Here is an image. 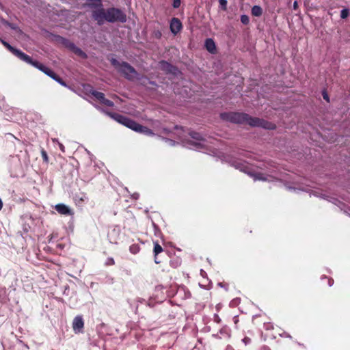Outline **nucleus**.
<instances>
[{
    "instance_id": "1",
    "label": "nucleus",
    "mask_w": 350,
    "mask_h": 350,
    "mask_svg": "<svg viewBox=\"0 0 350 350\" xmlns=\"http://www.w3.org/2000/svg\"><path fill=\"white\" fill-rule=\"evenodd\" d=\"M220 116L222 120L235 124H247L253 127H261L269 130L276 128L274 123L259 118L252 117L245 113L226 112L221 113Z\"/></svg>"
},
{
    "instance_id": "2",
    "label": "nucleus",
    "mask_w": 350,
    "mask_h": 350,
    "mask_svg": "<svg viewBox=\"0 0 350 350\" xmlns=\"http://www.w3.org/2000/svg\"><path fill=\"white\" fill-rule=\"evenodd\" d=\"M1 42L10 52H11L14 55L17 57L21 61H23L27 64H31L33 67L38 68V70L43 72L47 76L50 77L65 87L67 86L66 83L49 68L46 67V66L36 60H33L29 55L25 54L22 51L13 47L4 40H1Z\"/></svg>"
},
{
    "instance_id": "3",
    "label": "nucleus",
    "mask_w": 350,
    "mask_h": 350,
    "mask_svg": "<svg viewBox=\"0 0 350 350\" xmlns=\"http://www.w3.org/2000/svg\"><path fill=\"white\" fill-rule=\"evenodd\" d=\"M1 42L10 52H11L14 55L17 57L21 61H23L27 64H31L33 67L38 68V70L43 72L47 76L50 77L65 87L67 86L66 83L49 68L46 67V66L36 60H33L29 55L25 54L22 51L13 47L4 40H1Z\"/></svg>"
},
{
    "instance_id": "4",
    "label": "nucleus",
    "mask_w": 350,
    "mask_h": 350,
    "mask_svg": "<svg viewBox=\"0 0 350 350\" xmlns=\"http://www.w3.org/2000/svg\"><path fill=\"white\" fill-rule=\"evenodd\" d=\"M98 25H103L105 22L113 23L116 22L125 23L126 15L119 8H109L101 9L98 13H95V21Z\"/></svg>"
},
{
    "instance_id": "5",
    "label": "nucleus",
    "mask_w": 350,
    "mask_h": 350,
    "mask_svg": "<svg viewBox=\"0 0 350 350\" xmlns=\"http://www.w3.org/2000/svg\"><path fill=\"white\" fill-rule=\"evenodd\" d=\"M106 113L116 122L139 133L153 135V131L147 126H142L131 118L118 113L107 111Z\"/></svg>"
},
{
    "instance_id": "6",
    "label": "nucleus",
    "mask_w": 350,
    "mask_h": 350,
    "mask_svg": "<svg viewBox=\"0 0 350 350\" xmlns=\"http://www.w3.org/2000/svg\"><path fill=\"white\" fill-rule=\"evenodd\" d=\"M111 65L116 70L120 73L125 79L129 81H133L138 78V73L131 65L126 62H119L115 58L110 59Z\"/></svg>"
},
{
    "instance_id": "7",
    "label": "nucleus",
    "mask_w": 350,
    "mask_h": 350,
    "mask_svg": "<svg viewBox=\"0 0 350 350\" xmlns=\"http://www.w3.org/2000/svg\"><path fill=\"white\" fill-rule=\"evenodd\" d=\"M87 6L92 10L91 16L94 21H95V13H98L104 8L102 0H87Z\"/></svg>"
},
{
    "instance_id": "8",
    "label": "nucleus",
    "mask_w": 350,
    "mask_h": 350,
    "mask_svg": "<svg viewBox=\"0 0 350 350\" xmlns=\"http://www.w3.org/2000/svg\"><path fill=\"white\" fill-rule=\"evenodd\" d=\"M160 68L166 73L176 75L178 68L166 61L162 60L159 62Z\"/></svg>"
},
{
    "instance_id": "9",
    "label": "nucleus",
    "mask_w": 350,
    "mask_h": 350,
    "mask_svg": "<svg viewBox=\"0 0 350 350\" xmlns=\"http://www.w3.org/2000/svg\"><path fill=\"white\" fill-rule=\"evenodd\" d=\"M182 28L183 25L178 18L174 17L171 19L170 23V29L173 34L176 35L180 31Z\"/></svg>"
},
{
    "instance_id": "10",
    "label": "nucleus",
    "mask_w": 350,
    "mask_h": 350,
    "mask_svg": "<svg viewBox=\"0 0 350 350\" xmlns=\"http://www.w3.org/2000/svg\"><path fill=\"white\" fill-rule=\"evenodd\" d=\"M84 89L91 95L94 96V98L100 103L103 102L105 97L104 93L94 90V88L90 85H86L84 86Z\"/></svg>"
},
{
    "instance_id": "11",
    "label": "nucleus",
    "mask_w": 350,
    "mask_h": 350,
    "mask_svg": "<svg viewBox=\"0 0 350 350\" xmlns=\"http://www.w3.org/2000/svg\"><path fill=\"white\" fill-rule=\"evenodd\" d=\"M84 327V321L81 316H77L72 322V328L75 333L81 332Z\"/></svg>"
},
{
    "instance_id": "12",
    "label": "nucleus",
    "mask_w": 350,
    "mask_h": 350,
    "mask_svg": "<svg viewBox=\"0 0 350 350\" xmlns=\"http://www.w3.org/2000/svg\"><path fill=\"white\" fill-rule=\"evenodd\" d=\"M55 209L61 215H72V210L64 204H58L55 205Z\"/></svg>"
},
{
    "instance_id": "13",
    "label": "nucleus",
    "mask_w": 350,
    "mask_h": 350,
    "mask_svg": "<svg viewBox=\"0 0 350 350\" xmlns=\"http://www.w3.org/2000/svg\"><path fill=\"white\" fill-rule=\"evenodd\" d=\"M205 48L211 53L215 54L216 53V46L214 40L211 38H207L205 40Z\"/></svg>"
},
{
    "instance_id": "14",
    "label": "nucleus",
    "mask_w": 350,
    "mask_h": 350,
    "mask_svg": "<svg viewBox=\"0 0 350 350\" xmlns=\"http://www.w3.org/2000/svg\"><path fill=\"white\" fill-rule=\"evenodd\" d=\"M163 251V247H161V245H160L157 241L154 242L153 253H154V262L156 264H159L161 262L160 260H158L157 256H158V254L161 253Z\"/></svg>"
},
{
    "instance_id": "15",
    "label": "nucleus",
    "mask_w": 350,
    "mask_h": 350,
    "mask_svg": "<svg viewBox=\"0 0 350 350\" xmlns=\"http://www.w3.org/2000/svg\"><path fill=\"white\" fill-rule=\"evenodd\" d=\"M88 200V197L86 193H81L79 194H76L75 196V200L77 204L81 205L85 202V200Z\"/></svg>"
},
{
    "instance_id": "16",
    "label": "nucleus",
    "mask_w": 350,
    "mask_h": 350,
    "mask_svg": "<svg viewBox=\"0 0 350 350\" xmlns=\"http://www.w3.org/2000/svg\"><path fill=\"white\" fill-rule=\"evenodd\" d=\"M252 15L259 17L262 14V9L259 5H254L251 10Z\"/></svg>"
},
{
    "instance_id": "17",
    "label": "nucleus",
    "mask_w": 350,
    "mask_h": 350,
    "mask_svg": "<svg viewBox=\"0 0 350 350\" xmlns=\"http://www.w3.org/2000/svg\"><path fill=\"white\" fill-rule=\"evenodd\" d=\"M75 55H78L80 57L82 58H86L87 55L85 52H83L80 48L75 46V49H73L72 51Z\"/></svg>"
},
{
    "instance_id": "18",
    "label": "nucleus",
    "mask_w": 350,
    "mask_h": 350,
    "mask_svg": "<svg viewBox=\"0 0 350 350\" xmlns=\"http://www.w3.org/2000/svg\"><path fill=\"white\" fill-rule=\"evenodd\" d=\"M75 55H78L80 57L82 58H86L87 55L85 52H83L80 48L75 46V49H73L72 51Z\"/></svg>"
},
{
    "instance_id": "19",
    "label": "nucleus",
    "mask_w": 350,
    "mask_h": 350,
    "mask_svg": "<svg viewBox=\"0 0 350 350\" xmlns=\"http://www.w3.org/2000/svg\"><path fill=\"white\" fill-rule=\"evenodd\" d=\"M1 22L5 26L8 27L13 30L18 29V27L17 26V25H16L14 23H10L9 21H8L5 19H2Z\"/></svg>"
},
{
    "instance_id": "20",
    "label": "nucleus",
    "mask_w": 350,
    "mask_h": 350,
    "mask_svg": "<svg viewBox=\"0 0 350 350\" xmlns=\"http://www.w3.org/2000/svg\"><path fill=\"white\" fill-rule=\"evenodd\" d=\"M63 44L65 45L66 47L69 49L71 51H72L73 49H75L76 46V45L73 42H72L70 40H66V39H64Z\"/></svg>"
},
{
    "instance_id": "21",
    "label": "nucleus",
    "mask_w": 350,
    "mask_h": 350,
    "mask_svg": "<svg viewBox=\"0 0 350 350\" xmlns=\"http://www.w3.org/2000/svg\"><path fill=\"white\" fill-rule=\"evenodd\" d=\"M190 136L191 137V138L194 139H196L198 141H204V138L202 136V135L199 133H197V132H191L190 133Z\"/></svg>"
},
{
    "instance_id": "22",
    "label": "nucleus",
    "mask_w": 350,
    "mask_h": 350,
    "mask_svg": "<svg viewBox=\"0 0 350 350\" xmlns=\"http://www.w3.org/2000/svg\"><path fill=\"white\" fill-rule=\"evenodd\" d=\"M350 14V10L348 8H345L340 12V18L342 19L347 18Z\"/></svg>"
},
{
    "instance_id": "23",
    "label": "nucleus",
    "mask_w": 350,
    "mask_h": 350,
    "mask_svg": "<svg viewBox=\"0 0 350 350\" xmlns=\"http://www.w3.org/2000/svg\"><path fill=\"white\" fill-rule=\"evenodd\" d=\"M41 156H42L43 161L46 164L49 163V159L46 151L44 148H42L41 150Z\"/></svg>"
},
{
    "instance_id": "24",
    "label": "nucleus",
    "mask_w": 350,
    "mask_h": 350,
    "mask_svg": "<svg viewBox=\"0 0 350 350\" xmlns=\"http://www.w3.org/2000/svg\"><path fill=\"white\" fill-rule=\"evenodd\" d=\"M240 20H241V22L243 24V25H248L249 23H250V18L247 15H245V14H243L241 16V18H240Z\"/></svg>"
},
{
    "instance_id": "25",
    "label": "nucleus",
    "mask_w": 350,
    "mask_h": 350,
    "mask_svg": "<svg viewBox=\"0 0 350 350\" xmlns=\"http://www.w3.org/2000/svg\"><path fill=\"white\" fill-rule=\"evenodd\" d=\"M101 104H103L108 107H113L114 105V103L113 101H111L109 99H107L105 97L104 100H103V102L101 103Z\"/></svg>"
},
{
    "instance_id": "26",
    "label": "nucleus",
    "mask_w": 350,
    "mask_h": 350,
    "mask_svg": "<svg viewBox=\"0 0 350 350\" xmlns=\"http://www.w3.org/2000/svg\"><path fill=\"white\" fill-rule=\"evenodd\" d=\"M219 3L221 8L226 11L227 10V1L226 0H219Z\"/></svg>"
},
{
    "instance_id": "27",
    "label": "nucleus",
    "mask_w": 350,
    "mask_h": 350,
    "mask_svg": "<svg viewBox=\"0 0 350 350\" xmlns=\"http://www.w3.org/2000/svg\"><path fill=\"white\" fill-rule=\"evenodd\" d=\"M139 251V246L137 245H132L130 246V252L133 254H136Z\"/></svg>"
},
{
    "instance_id": "28",
    "label": "nucleus",
    "mask_w": 350,
    "mask_h": 350,
    "mask_svg": "<svg viewBox=\"0 0 350 350\" xmlns=\"http://www.w3.org/2000/svg\"><path fill=\"white\" fill-rule=\"evenodd\" d=\"M181 1L180 0H173L172 6L174 8H178L180 6Z\"/></svg>"
},
{
    "instance_id": "29",
    "label": "nucleus",
    "mask_w": 350,
    "mask_h": 350,
    "mask_svg": "<svg viewBox=\"0 0 350 350\" xmlns=\"http://www.w3.org/2000/svg\"><path fill=\"white\" fill-rule=\"evenodd\" d=\"M115 264V261L113 258H108L105 265L107 266L113 265Z\"/></svg>"
},
{
    "instance_id": "30",
    "label": "nucleus",
    "mask_w": 350,
    "mask_h": 350,
    "mask_svg": "<svg viewBox=\"0 0 350 350\" xmlns=\"http://www.w3.org/2000/svg\"><path fill=\"white\" fill-rule=\"evenodd\" d=\"M218 285L224 288L226 291L228 290V284L226 283L220 282L218 284Z\"/></svg>"
},
{
    "instance_id": "31",
    "label": "nucleus",
    "mask_w": 350,
    "mask_h": 350,
    "mask_svg": "<svg viewBox=\"0 0 350 350\" xmlns=\"http://www.w3.org/2000/svg\"><path fill=\"white\" fill-rule=\"evenodd\" d=\"M299 8L298 2L297 1H295L293 3V10H296Z\"/></svg>"
},
{
    "instance_id": "32",
    "label": "nucleus",
    "mask_w": 350,
    "mask_h": 350,
    "mask_svg": "<svg viewBox=\"0 0 350 350\" xmlns=\"http://www.w3.org/2000/svg\"><path fill=\"white\" fill-rule=\"evenodd\" d=\"M323 97L325 100H326L327 101H329V96L326 92L323 93Z\"/></svg>"
},
{
    "instance_id": "33",
    "label": "nucleus",
    "mask_w": 350,
    "mask_h": 350,
    "mask_svg": "<svg viewBox=\"0 0 350 350\" xmlns=\"http://www.w3.org/2000/svg\"><path fill=\"white\" fill-rule=\"evenodd\" d=\"M155 36L157 38H160L161 36V33L160 31H158L157 33H156Z\"/></svg>"
},
{
    "instance_id": "34",
    "label": "nucleus",
    "mask_w": 350,
    "mask_h": 350,
    "mask_svg": "<svg viewBox=\"0 0 350 350\" xmlns=\"http://www.w3.org/2000/svg\"><path fill=\"white\" fill-rule=\"evenodd\" d=\"M334 283V280L332 279H329V285L332 286Z\"/></svg>"
},
{
    "instance_id": "35",
    "label": "nucleus",
    "mask_w": 350,
    "mask_h": 350,
    "mask_svg": "<svg viewBox=\"0 0 350 350\" xmlns=\"http://www.w3.org/2000/svg\"><path fill=\"white\" fill-rule=\"evenodd\" d=\"M256 178L258 179V180H262L263 179L260 174H258V176L256 177Z\"/></svg>"
},
{
    "instance_id": "36",
    "label": "nucleus",
    "mask_w": 350,
    "mask_h": 350,
    "mask_svg": "<svg viewBox=\"0 0 350 350\" xmlns=\"http://www.w3.org/2000/svg\"><path fill=\"white\" fill-rule=\"evenodd\" d=\"M3 208V202L2 200L0 199V211Z\"/></svg>"
},
{
    "instance_id": "37",
    "label": "nucleus",
    "mask_w": 350,
    "mask_h": 350,
    "mask_svg": "<svg viewBox=\"0 0 350 350\" xmlns=\"http://www.w3.org/2000/svg\"><path fill=\"white\" fill-rule=\"evenodd\" d=\"M59 147H60V149H61L62 151H64V146H63L62 144H61Z\"/></svg>"
},
{
    "instance_id": "38",
    "label": "nucleus",
    "mask_w": 350,
    "mask_h": 350,
    "mask_svg": "<svg viewBox=\"0 0 350 350\" xmlns=\"http://www.w3.org/2000/svg\"><path fill=\"white\" fill-rule=\"evenodd\" d=\"M196 146H200V147H201V146H202V145H201V144H200V143H196Z\"/></svg>"
}]
</instances>
